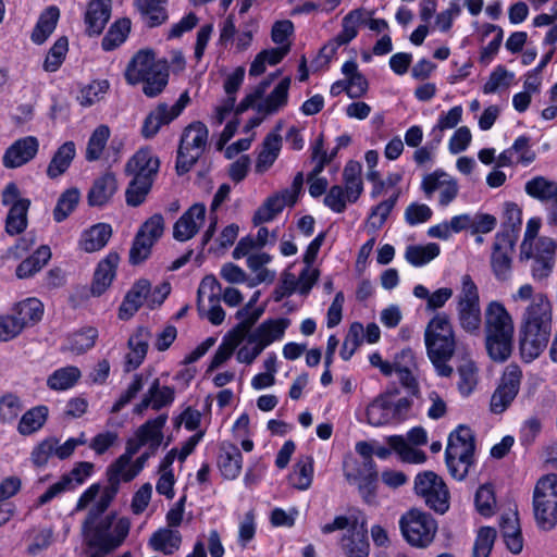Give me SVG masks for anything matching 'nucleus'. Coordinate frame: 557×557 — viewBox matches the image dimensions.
Wrapping results in <instances>:
<instances>
[{"label":"nucleus","instance_id":"nucleus-35","mask_svg":"<svg viewBox=\"0 0 557 557\" xmlns=\"http://www.w3.org/2000/svg\"><path fill=\"white\" fill-rule=\"evenodd\" d=\"M59 17L60 10L57 7L51 5L47 8L40 14L38 22L32 32V41L37 45L44 44L55 29Z\"/></svg>","mask_w":557,"mask_h":557},{"label":"nucleus","instance_id":"nucleus-37","mask_svg":"<svg viewBox=\"0 0 557 557\" xmlns=\"http://www.w3.org/2000/svg\"><path fill=\"white\" fill-rule=\"evenodd\" d=\"M290 86V78L284 77L277 86L270 92L263 102L257 107L258 112L264 114H273L278 109L286 106L288 100V89Z\"/></svg>","mask_w":557,"mask_h":557},{"label":"nucleus","instance_id":"nucleus-57","mask_svg":"<svg viewBox=\"0 0 557 557\" xmlns=\"http://www.w3.org/2000/svg\"><path fill=\"white\" fill-rule=\"evenodd\" d=\"M97 337V329H83L69 337V349L77 355L83 354L95 346Z\"/></svg>","mask_w":557,"mask_h":557},{"label":"nucleus","instance_id":"nucleus-15","mask_svg":"<svg viewBox=\"0 0 557 557\" xmlns=\"http://www.w3.org/2000/svg\"><path fill=\"white\" fill-rule=\"evenodd\" d=\"M39 149L35 136H26L15 140L4 152L2 163L7 169H16L33 160Z\"/></svg>","mask_w":557,"mask_h":557},{"label":"nucleus","instance_id":"nucleus-19","mask_svg":"<svg viewBox=\"0 0 557 557\" xmlns=\"http://www.w3.org/2000/svg\"><path fill=\"white\" fill-rule=\"evenodd\" d=\"M249 324L250 321L243 324H236L225 335L223 343L219 346L212 357L208 371H213L231 358L236 347L247 337L249 333Z\"/></svg>","mask_w":557,"mask_h":557},{"label":"nucleus","instance_id":"nucleus-24","mask_svg":"<svg viewBox=\"0 0 557 557\" xmlns=\"http://www.w3.org/2000/svg\"><path fill=\"white\" fill-rule=\"evenodd\" d=\"M117 190L115 175L107 172L97 177L87 195V201L90 207H102L107 205Z\"/></svg>","mask_w":557,"mask_h":557},{"label":"nucleus","instance_id":"nucleus-42","mask_svg":"<svg viewBox=\"0 0 557 557\" xmlns=\"http://www.w3.org/2000/svg\"><path fill=\"white\" fill-rule=\"evenodd\" d=\"M367 420L373 426H381L393 422L391 401L387 395L377 396L367 408Z\"/></svg>","mask_w":557,"mask_h":557},{"label":"nucleus","instance_id":"nucleus-39","mask_svg":"<svg viewBox=\"0 0 557 557\" xmlns=\"http://www.w3.org/2000/svg\"><path fill=\"white\" fill-rule=\"evenodd\" d=\"M51 258L48 246L39 247L30 257L22 261L16 268L18 278H27L39 272Z\"/></svg>","mask_w":557,"mask_h":557},{"label":"nucleus","instance_id":"nucleus-48","mask_svg":"<svg viewBox=\"0 0 557 557\" xmlns=\"http://www.w3.org/2000/svg\"><path fill=\"white\" fill-rule=\"evenodd\" d=\"M151 178H140L133 176L125 190V200L129 207H138L145 202L153 184Z\"/></svg>","mask_w":557,"mask_h":557},{"label":"nucleus","instance_id":"nucleus-9","mask_svg":"<svg viewBox=\"0 0 557 557\" xmlns=\"http://www.w3.org/2000/svg\"><path fill=\"white\" fill-rule=\"evenodd\" d=\"M399 527L407 543L419 548L429 546L437 531L436 521L432 516L419 509H411L403 515Z\"/></svg>","mask_w":557,"mask_h":557},{"label":"nucleus","instance_id":"nucleus-1","mask_svg":"<svg viewBox=\"0 0 557 557\" xmlns=\"http://www.w3.org/2000/svg\"><path fill=\"white\" fill-rule=\"evenodd\" d=\"M515 302L529 301L520 327V352L525 361L536 359L547 347L552 334V304L543 293L524 284L512 295Z\"/></svg>","mask_w":557,"mask_h":557},{"label":"nucleus","instance_id":"nucleus-4","mask_svg":"<svg viewBox=\"0 0 557 557\" xmlns=\"http://www.w3.org/2000/svg\"><path fill=\"white\" fill-rule=\"evenodd\" d=\"M124 75L131 85L144 83L143 91L147 97H156L168 85L169 66L165 60H156L152 50H140L127 64Z\"/></svg>","mask_w":557,"mask_h":557},{"label":"nucleus","instance_id":"nucleus-44","mask_svg":"<svg viewBox=\"0 0 557 557\" xmlns=\"http://www.w3.org/2000/svg\"><path fill=\"white\" fill-rule=\"evenodd\" d=\"M79 377V369L74 366H69L58 369L50 374L47 380V385L53 391H65L73 387Z\"/></svg>","mask_w":557,"mask_h":557},{"label":"nucleus","instance_id":"nucleus-28","mask_svg":"<svg viewBox=\"0 0 557 557\" xmlns=\"http://www.w3.org/2000/svg\"><path fill=\"white\" fill-rule=\"evenodd\" d=\"M166 420V414H160L154 419L146 421L135 433L144 446L148 445V449L151 450V454H156L162 443V429L165 425Z\"/></svg>","mask_w":557,"mask_h":557},{"label":"nucleus","instance_id":"nucleus-58","mask_svg":"<svg viewBox=\"0 0 557 557\" xmlns=\"http://www.w3.org/2000/svg\"><path fill=\"white\" fill-rule=\"evenodd\" d=\"M69 50V40L65 36L57 39L53 46L48 51L44 62V70L47 72H55L63 63L66 52Z\"/></svg>","mask_w":557,"mask_h":557},{"label":"nucleus","instance_id":"nucleus-59","mask_svg":"<svg viewBox=\"0 0 557 557\" xmlns=\"http://www.w3.org/2000/svg\"><path fill=\"white\" fill-rule=\"evenodd\" d=\"M220 292L221 284L215 278V276L207 275L201 280L197 292V310L199 314H202V311H205V304L202 301V297L205 295H208V300L214 301V299L220 298Z\"/></svg>","mask_w":557,"mask_h":557},{"label":"nucleus","instance_id":"nucleus-6","mask_svg":"<svg viewBox=\"0 0 557 557\" xmlns=\"http://www.w3.org/2000/svg\"><path fill=\"white\" fill-rule=\"evenodd\" d=\"M474 449V435L469 428L459 425L449 435L445 459L449 473L454 479L463 480L466 478L469 467L473 462Z\"/></svg>","mask_w":557,"mask_h":557},{"label":"nucleus","instance_id":"nucleus-61","mask_svg":"<svg viewBox=\"0 0 557 557\" xmlns=\"http://www.w3.org/2000/svg\"><path fill=\"white\" fill-rule=\"evenodd\" d=\"M496 539V530L490 527H483L479 530L472 557H488Z\"/></svg>","mask_w":557,"mask_h":557},{"label":"nucleus","instance_id":"nucleus-51","mask_svg":"<svg viewBox=\"0 0 557 557\" xmlns=\"http://www.w3.org/2000/svg\"><path fill=\"white\" fill-rule=\"evenodd\" d=\"M364 11L356 9L350 11L342 21V30L335 39L343 46L350 42L358 34V26L364 23Z\"/></svg>","mask_w":557,"mask_h":557},{"label":"nucleus","instance_id":"nucleus-55","mask_svg":"<svg viewBox=\"0 0 557 557\" xmlns=\"http://www.w3.org/2000/svg\"><path fill=\"white\" fill-rule=\"evenodd\" d=\"M313 476V459L311 456H306L300 459L296 465L290 481L294 487L300 491L309 488Z\"/></svg>","mask_w":557,"mask_h":557},{"label":"nucleus","instance_id":"nucleus-10","mask_svg":"<svg viewBox=\"0 0 557 557\" xmlns=\"http://www.w3.org/2000/svg\"><path fill=\"white\" fill-rule=\"evenodd\" d=\"M414 493L425 505L437 513L449 509V491L444 480L433 471H423L414 478Z\"/></svg>","mask_w":557,"mask_h":557},{"label":"nucleus","instance_id":"nucleus-49","mask_svg":"<svg viewBox=\"0 0 557 557\" xmlns=\"http://www.w3.org/2000/svg\"><path fill=\"white\" fill-rule=\"evenodd\" d=\"M457 318L460 327L472 336H479L482 327L480 306L457 308Z\"/></svg>","mask_w":557,"mask_h":557},{"label":"nucleus","instance_id":"nucleus-22","mask_svg":"<svg viewBox=\"0 0 557 557\" xmlns=\"http://www.w3.org/2000/svg\"><path fill=\"white\" fill-rule=\"evenodd\" d=\"M149 288L150 282L148 280L141 278L134 283L119 308V318L121 320L131 319L144 302L148 305Z\"/></svg>","mask_w":557,"mask_h":557},{"label":"nucleus","instance_id":"nucleus-46","mask_svg":"<svg viewBox=\"0 0 557 557\" xmlns=\"http://www.w3.org/2000/svg\"><path fill=\"white\" fill-rule=\"evenodd\" d=\"M386 441L389 447L399 455L404 462L423 463L426 460L425 453L410 447L401 435L388 436Z\"/></svg>","mask_w":557,"mask_h":557},{"label":"nucleus","instance_id":"nucleus-62","mask_svg":"<svg viewBox=\"0 0 557 557\" xmlns=\"http://www.w3.org/2000/svg\"><path fill=\"white\" fill-rule=\"evenodd\" d=\"M148 395L152 399V409L160 410L161 408L169 406L174 400L175 391L173 387L163 386L160 387L159 379H156L148 389Z\"/></svg>","mask_w":557,"mask_h":557},{"label":"nucleus","instance_id":"nucleus-41","mask_svg":"<svg viewBox=\"0 0 557 557\" xmlns=\"http://www.w3.org/2000/svg\"><path fill=\"white\" fill-rule=\"evenodd\" d=\"M48 407L40 405L27 410L21 418L17 431L22 435H30L40 430L48 418Z\"/></svg>","mask_w":557,"mask_h":557},{"label":"nucleus","instance_id":"nucleus-56","mask_svg":"<svg viewBox=\"0 0 557 557\" xmlns=\"http://www.w3.org/2000/svg\"><path fill=\"white\" fill-rule=\"evenodd\" d=\"M110 137V128L107 125H99L89 137L86 148V159L88 161L98 160Z\"/></svg>","mask_w":557,"mask_h":557},{"label":"nucleus","instance_id":"nucleus-60","mask_svg":"<svg viewBox=\"0 0 557 557\" xmlns=\"http://www.w3.org/2000/svg\"><path fill=\"white\" fill-rule=\"evenodd\" d=\"M457 300V308L480 306L478 287L468 274L461 278V290Z\"/></svg>","mask_w":557,"mask_h":557},{"label":"nucleus","instance_id":"nucleus-26","mask_svg":"<svg viewBox=\"0 0 557 557\" xmlns=\"http://www.w3.org/2000/svg\"><path fill=\"white\" fill-rule=\"evenodd\" d=\"M120 256L116 252H110L102 261L99 262L91 285L94 296L102 295L111 285L115 277L116 268Z\"/></svg>","mask_w":557,"mask_h":557},{"label":"nucleus","instance_id":"nucleus-8","mask_svg":"<svg viewBox=\"0 0 557 557\" xmlns=\"http://www.w3.org/2000/svg\"><path fill=\"white\" fill-rule=\"evenodd\" d=\"M208 128L202 122H193L185 127L177 150L176 173L184 175L201 157L208 143Z\"/></svg>","mask_w":557,"mask_h":557},{"label":"nucleus","instance_id":"nucleus-50","mask_svg":"<svg viewBox=\"0 0 557 557\" xmlns=\"http://www.w3.org/2000/svg\"><path fill=\"white\" fill-rule=\"evenodd\" d=\"M44 314V306L36 298H27L16 306L15 318L24 329L28 324L38 322Z\"/></svg>","mask_w":557,"mask_h":557},{"label":"nucleus","instance_id":"nucleus-47","mask_svg":"<svg viewBox=\"0 0 557 557\" xmlns=\"http://www.w3.org/2000/svg\"><path fill=\"white\" fill-rule=\"evenodd\" d=\"M438 255L440 246L436 243H429L424 246H408L406 249L405 258L410 264L414 267H421L435 259Z\"/></svg>","mask_w":557,"mask_h":557},{"label":"nucleus","instance_id":"nucleus-3","mask_svg":"<svg viewBox=\"0 0 557 557\" xmlns=\"http://www.w3.org/2000/svg\"><path fill=\"white\" fill-rule=\"evenodd\" d=\"M485 347L492 360L506 361L512 350V318L499 301H491L484 312Z\"/></svg>","mask_w":557,"mask_h":557},{"label":"nucleus","instance_id":"nucleus-27","mask_svg":"<svg viewBox=\"0 0 557 557\" xmlns=\"http://www.w3.org/2000/svg\"><path fill=\"white\" fill-rule=\"evenodd\" d=\"M243 456L239 448L227 442H223L220 447L218 465L222 475L225 479L233 480L242 471Z\"/></svg>","mask_w":557,"mask_h":557},{"label":"nucleus","instance_id":"nucleus-23","mask_svg":"<svg viewBox=\"0 0 557 557\" xmlns=\"http://www.w3.org/2000/svg\"><path fill=\"white\" fill-rule=\"evenodd\" d=\"M151 332L145 326H138L128 338L127 346L131 352L126 356L125 371L137 369L146 358Z\"/></svg>","mask_w":557,"mask_h":557},{"label":"nucleus","instance_id":"nucleus-5","mask_svg":"<svg viewBox=\"0 0 557 557\" xmlns=\"http://www.w3.org/2000/svg\"><path fill=\"white\" fill-rule=\"evenodd\" d=\"M108 485L103 488L100 498L89 509L85 520L82 524V532H99L100 535L106 537H114L115 523L120 519L116 513L111 512L103 516L110 504L116 496L120 487L122 476L121 473L108 468Z\"/></svg>","mask_w":557,"mask_h":557},{"label":"nucleus","instance_id":"nucleus-18","mask_svg":"<svg viewBox=\"0 0 557 557\" xmlns=\"http://www.w3.org/2000/svg\"><path fill=\"white\" fill-rule=\"evenodd\" d=\"M342 548L348 557H368L370 544L366 520L355 519L352 529L342 539Z\"/></svg>","mask_w":557,"mask_h":557},{"label":"nucleus","instance_id":"nucleus-13","mask_svg":"<svg viewBox=\"0 0 557 557\" xmlns=\"http://www.w3.org/2000/svg\"><path fill=\"white\" fill-rule=\"evenodd\" d=\"M515 246L516 242H511L507 235H495L491 264L497 280L506 281L509 278Z\"/></svg>","mask_w":557,"mask_h":557},{"label":"nucleus","instance_id":"nucleus-54","mask_svg":"<svg viewBox=\"0 0 557 557\" xmlns=\"http://www.w3.org/2000/svg\"><path fill=\"white\" fill-rule=\"evenodd\" d=\"M462 108L456 106L448 112L442 113L438 117L437 124L433 127L431 135L434 137V146H438L443 139V132L456 127L461 121Z\"/></svg>","mask_w":557,"mask_h":557},{"label":"nucleus","instance_id":"nucleus-34","mask_svg":"<svg viewBox=\"0 0 557 557\" xmlns=\"http://www.w3.org/2000/svg\"><path fill=\"white\" fill-rule=\"evenodd\" d=\"M542 252L534 256L532 274L536 280L546 278L554 268L556 244L552 239H541Z\"/></svg>","mask_w":557,"mask_h":557},{"label":"nucleus","instance_id":"nucleus-31","mask_svg":"<svg viewBox=\"0 0 557 557\" xmlns=\"http://www.w3.org/2000/svg\"><path fill=\"white\" fill-rule=\"evenodd\" d=\"M165 0H137V9L144 23L150 27H157L169 18Z\"/></svg>","mask_w":557,"mask_h":557},{"label":"nucleus","instance_id":"nucleus-45","mask_svg":"<svg viewBox=\"0 0 557 557\" xmlns=\"http://www.w3.org/2000/svg\"><path fill=\"white\" fill-rule=\"evenodd\" d=\"M131 30V20L123 17L113 23L102 38L101 47L104 51H111L122 45Z\"/></svg>","mask_w":557,"mask_h":557},{"label":"nucleus","instance_id":"nucleus-32","mask_svg":"<svg viewBox=\"0 0 557 557\" xmlns=\"http://www.w3.org/2000/svg\"><path fill=\"white\" fill-rule=\"evenodd\" d=\"M182 544V534L180 531L161 528L156 531L150 540L149 545L156 552H161L165 555H172L177 552Z\"/></svg>","mask_w":557,"mask_h":557},{"label":"nucleus","instance_id":"nucleus-36","mask_svg":"<svg viewBox=\"0 0 557 557\" xmlns=\"http://www.w3.org/2000/svg\"><path fill=\"white\" fill-rule=\"evenodd\" d=\"M173 120V115H171L169 111V106L166 103H159L154 110H152L145 119L141 135L146 138L154 137L160 131L161 126L171 123Z\"/></svg>","mask_w":557,"mask_h":557},{"label":"nucleus","instance_id":"nucleus-20","mask_svg":"<svg viewBox=\"0 0 557 557\" xmlns=\"http://www.w3.org/2000/svg\"><path fill=\"white\" fill-rule=\"evenodd\" d=\"M525 191L531 197L546 203L550 221L557 223V183L537 176L525 184Z\"/></svg>","mask_w":557,"mask_h":557},{"label":"nucleus","instance_id":"nucleus-16","mask_svg":"<svg viewBox=\"0 0 557 557\" xmlns=\"http://www.w3.org/2000/svg\"><path fill=\"white\" fill-rule=\"evenodd\" d=\"M206 216V206L203 203L193 205L175 222L173 227V237L178 242H186L193 238L199 231Z\"/></svg>","mask_w":557,"mask_h":557},{"label":"nucleus","instance_id":"nucleus-43","mask_svg":"<svg viewBox=\"0 0 557 557\" xmlns=\"http://www.w3.org/2000/svg\"><path fill=\"white\" fill-rule=\"evenodd\" d=\"M500 530L507 548L512 554H519L523 547L521 531L518 524V517H503Z\"/></svg>","mask_w":557,"mask_h":557},{"label":"nucleus","instance_id":"nucleus-38","mask_svg":"<svg viewBox=\"0 0 557 557\" xmlns=\"http://www.w3.org/2000/svg\"><path fill=\"white\" fill-rule=\"evenodd\" d=\"M29 199H22L10 208L5 219V231L10 235H18L27 227Z\"/></svg>","mask_w":557,"mask_h":557},{"label":"nucleus","instance_id":"nucleus-25","mask_svg":"<svg viewBox=\"0 0 557 557\" xmlns=\"http://www.w3.org/2000/svg\"><path fill=\"white\" fill-rule=\"evenodd\" d=\"M111 16V0H91L88 4L85 23L89 36L100 35Z\"/></svg>","mask_w":557,"mask_h":557},{"label":"nucleus","instance_id":"nucleus-30","mask_svg":"<svg viewBox=\"0 0 557 557\" xmlns=\"http://www.w3.org/2000/svg\"><path fill=\"white\" fill-rule=\"evenodd\" d=\"M112 235V227L107 223H98L83 232L79 246L86 252H94L102 249Z\"/></svg>","mask_w":557,"mask_h":557},{"label":"nucleus","instance_id":"nucleus-53","mask_svg":"<svg viewBox=\"0 0 557 557\" xmlns=\"http://www.w3.org/2000/svg\"><path fill=\"white\" fill-rule=\"evenodd\" d=\"M459 381L458 391L463 396H469L478 383V369L472 360H463L457 368Z\"/></svg>","mask_w":557,"mask_h":557},{"label":"nucleus","instance_id":"nucleus-2","mask_svg":"<svg viewBox=\"0 0 557 557\" xmlns=\"http://www.w3.org/2000/svg\"><path fill=\"white\" fill-rule=\"evenodd\" d=\"M428 357L436 373L449 377L454 369L448 364L456 350L455 332L446 313L435 314L428 323L424 332Z\"/></svg>","mask_w":557,"mask_h":557},{"label":"nucleus","instance_id":"nucleus-17","mask_svg":"<svg viewBox=\"0 0 557 557\" xmlns=\"http://www.w3.org/2000/svg\"><path fill=\"white\" fill-rule=\"evenodd\" d=\"M160 168V160L148 147L140 148L125 164V173L140 178L154 181Z\"/></svg>","mask_w":557,"mask_h":557},{"label":"nucleus","instance_id":"nucleus-12","mask_svg":"<svg viewBox=\"0 0 557 557\" xmlns=\"http://www.w3.org/2000/svg\"><path fill=\"white\" fill-rule=\"evenodd\" d=\"M421 189L426 198H431L435 191H438V203L442 207L448 206L459 191L457 181L442 170L426 174L422 180Z\"/></svg>","mask_w":557,"mask_h":557},{"label":"nucleus","instance_id":"nucleus-63","mask_svg":"<svg viewBox=\"0 0 557 557\" xmlns=\"http://www.w3.org/2000/svg\"><path fill=\"white\" fill-rule=\"evenodd\" d=\"M154 243L143 233H137L129 250V262L133 265L140 264L149 258Z\"/></svg>","mask_w":557,"mask_h":557},{"label":"nucleus","instance_id":"nucleus-11","mask_svg":"<svg viewBox=\"0 0 557 557\" xmlns=\"http://www.w3.org/2000/svg\"><path fill=\"white\" fill-rule=\"evenodd\" d=\"M522 372L517 366H508L502 376L498 387L491 398V410L494 413L504 412L518 395Z\"/></svg>","mask_w":557,"mask_h":557},{"label":"nucleus","instance_id":"nucleus-29","mask_svg":"<svg viewBox=\"0 0 557 557\" xmlns=\"http://www.w3.org/2000/svg\"><path fill=\"white\" fill-rule=\"evenodd\" d=\"M287 191H280L267 198L263 205L255 212L252 222L260 225L272 221L286 206H294Z\"/></svg>","mask_w":557,"mask_h":557},{"label":"nucleus","instance_id":"nucleus-40","mask_svg":"<svg viewBox=\"0 0 557 557\" xmlns=\"http://www.w3.org/2000/svg\"><path fill=\"white\" fill-rule=\"evenodd\" d=\"M502 228L496 234H504L511 242H517L522 224L521 209L515 202H506L504 209Z\"/></svg>","mask_w":557,"mask_h":557},{"label":"nucleus","instance_id":"nucleus-7","mask_svg":"<svg viewBox=\"0 0 557 557\" xmlns=\"http://www.w3.org/2000/svg\"><path fill=\"white\" fill-rule=\"evenodd\" d=\"M533 509L537 525L552 530L557 524V474L542 476L533 492Z\"/></svg>","mask_w":557,"mask_h":557},{"label":"nucleus","instance_id":"nucleus-33","mask_svg":"<svg viewBox=\"0 0 557 557\" xmlns=\"http://www.w3.org/2000/svg\"><path fill=\"white\" fill-rule=\"evenodd\" d=\"M75 154L76 148L73 141H65L63 145H61L48 164V177L54 180L64 174L75 158Z\"/></svg>","mask_w":557,"mask_h":557},{"label":"nucleus","instance_id":"nucleus-14","mask_svg":"<svg viewBox=\"0 0 557 557\" xmlns=\"http://www.w3.org/2000/svg\"><path fill=\"white\" fill-rule=\"evenodd\" d=\"M76 443L74 441H66L63 444L59 440L51 436L41 441L36 445L30 453V460L37 468L45 467L52 456L61 460L69 458L75 450Z\"/></svg>","mask_w":557,"mask_h":557},{"label":"nucleus","instance_id":"nucleus-52","mask_svg":"<svg viewBox=\"0 0 557 557\" xmlns=\"http://www.w3.org/2000/svg\"><path fill=\"white\" fill-rule=\"evenodd\" d=\"M81 194L77 188H69L61 194L53 209V219L60 223L69 218L79 202Z\"/></svg>","mask_w":557,"mask_h":557},{"label":"nucleus","instance_id":"nucleus-21","mask_svg":"<svg viewBox=\"0 0 557 557\" xmlns=\"http://www.w3.org/2000/svg\"><path fill=\"white\" fill-rule=\"evenodd\" d=\"M289 324L290 321L286 318L264 320L253 331L250 330L245 339H247L248 343L258 342L267 348L273 342L284 336Z\"/></svg>","mask_w":557,"mask_h":557},{"label":"nucleus","instance_id":"nucleus-64","mask_svg":"<svg viewBox=\"0 0 557 557\" xmlns=\"http://www.w3.org/2000/svg\"><path fill=\"white\" fill-rule=\"evenodd\" d=\"M23 409L21 399L14 394H5L0 398V423L14 421Z\"/></svg>","mask_w":557,"mask_h":557}]
</instances>
